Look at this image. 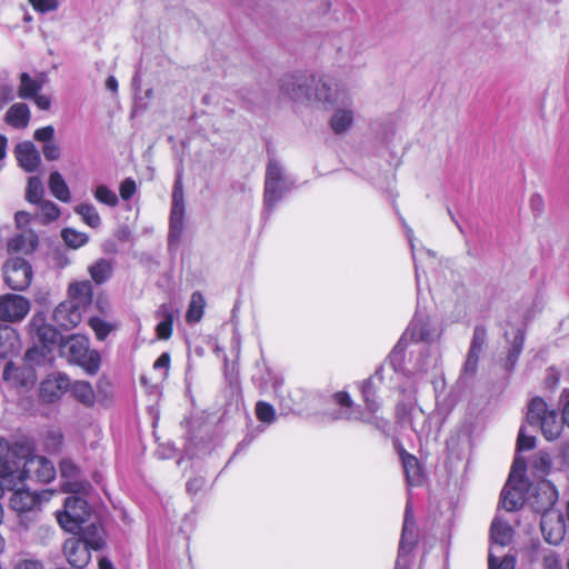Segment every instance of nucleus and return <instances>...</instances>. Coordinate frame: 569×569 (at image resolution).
Segmentation results:
<instances>
[{
	"instance_id": "1",
	"label": "nucleus",
	"mask_w": 569,
	"mask_h": 569,
	"mask_svg": "<svg viewBox=\"0 0 569 569\" xmlns=\"http://www.w3.org/2000/svg\"><path fill=\"white\" fill-rule=\"evenodd\" d=\"M280 90L295 101L319 102L323 108H333L330 128L336 134L345 133L353 123L352 98L332 78H309L302 72L286 74L280 80Z\"/></svg>"
},
{
	"instance_id": "2",
	"label": "nucleus",
	"mask_w": 569,
	"mask_h": 569,
	"mask_svg": "<svg viewBox=\"0 0 569 569\" xmlns=\"http://www.w3.org/2000/svg\"><path fill=\"white\" fill-rule=\"evenodd\" d=\"M295 187V181L288 176L276 159H270L266 170L263 204L264 210L271 213L276 204L283 199Z\"/></svg>"
},
{
	"instance_id": "3",
	"label": "nucleus",
	"mask_w": 569,
	"mask_h": 569,
	"mask_svg": "<svg viewBox=\"0 0 569 569\" xmlns=\"http://www.w3.org/2000/svg\"><path fill=\"white\" fill-rule=\"evenodd\" d=\"M26 453V448L21 443H9L6 439L0 438V498L6 489H13L17 480L23 478L19 473L21 457Z\"/></svg>"
},
{
	"instance_id": "4",
	"label": "nucleus",
	"mask_w": 569,
	"mask_h": 569,
	"mask_svg": "<svg viewBox=\"0 0 569 569\" xmlns=\"http://www.w3.org/2000/svg\"><path fill=\"white\" fill-rule=\"evenodd\" d=\"M526 420L529 426L539 427L548 441L560 436L565 423L563 419L558 418L557 411L549 410L546 401L540 397H535L529 402Z\"/></svg>"
},
{
	"instance_id": "5",
	"label": "nucleus",
	"mask_w": 569,
	"mask_h": 569,
	"mask_svg": "<svg viewBox=\"0 0 569 569\" xmlns=\"http://www.w3.org/2000/svg\"><path fill=\"white\" fill-rule=\"evenodd\" d=\"M61 352L68 361L81 367L87 373L96 375L101 365V357L97 350L90 349L88 338L71 336L61 345Z\"/></svg>"
},
{
	"instance_id": "6",
	"label": "nucleus",
	"mask_w": 569,
	"mask_h": 569,
	"mask_svg": "<svg viewBox=\"0 0 569 569\" xmlns=\"http://www.w3.org/2000/svg\"><path fill=\"white\" fill-rule=\"evenodd\" d=\"M333 400L341 407L333 419H345L361 421L373 426L376 429L386 432L388 429V420L378 413L371 415L367 410L363 411L359 406H356L347 391H338L333 396Z\"/></svg>"
},
{
	"instance_id": "7",
	"label": "nucleus",
	"mask_w": 569,
	"mask_h": 569,
	"mask_svg": "<svg viewBox=\"0 0 569 569\" xmlns=\"http://www.w3.org/2000/svg\"><path fill=\"white\" fill-rule=\"evenodd\" d=\"M184 227V196L182 184V168L177 170L172 190L168 246L170 249L179 244Z\"/></svg>"
},
{
	"instance_id": "8",
	"label": "nucleus",
	"mask_w": 569,
	"mask_h": 569,
	"mask_svg": "<svg viewBox=\"0 0 569 569\" xmlns=\"http://www.w3.org/2000/svg\"><path fill=\"white\" fill-rule=\"evenodd\" d=\"M63 511L57 513V520L62 529L68 532H77L88 520L89 508L84 499L70 496L66 498Z\"/></svg>"
},
{
	"instance_id": "9",
	"label": "nucleus",
	"mask_w": 569,
	"mask_h": 569,
	"mask_svg": "<svg viewBox=\"0 0 569 569\" xmlns=\"http://www.w3.org/2000/svg\"><path fill=\"white\" fill-rule=\"evenodd\" d=\"M26 453L20 458L19 473L23 475L18 483H22L27 477H34L40 482H50L56 477V469L50 460L41 456H29V449L24 446Z\"/></svg>"
},
{
	"instance_id": "10",
	"label": "nucleus",
	"mask_w": 569,
	"mask_h": 569,
	"mask_svg": "<svg viewBox=\"0 0 569 569\" xmlns=\"http://www.w3.org/2000/svg\"><path fill=\"white\" fill-rule=\"evenodd\" d=\"M558 500V491L552 482L549 480H541L533 483H528L527 505L530 506L538 513L555 510L553 506Z\"/></svg>"
},
{
	"instance_id": "11",
	"label": "nucleus",
	"mask_w": 569,
	"mask_h": 569,
	"mask_svg": "<svg viewBox=\"0 0 569 569\" xmlns=\"http://www.w3.org/2000/svg\"><path fill=\"white\" fill-rule=\"evenodd\" d=\"M32 268L23 258H10L3 264L4 282L14 291L27 289L32 281Z\"/></svg>"
},
{
	"instance_id": "12",
	"label": "nucleus",
	"mask_w": 569,
	"mask_h": 569,
	"mask_svg": "<svg viewBox=\"0 0 569 569\" xmlns=\"http://www.w3.org/2000/svg\"><path fill=\"white\" fill-rule=\"evenodd\" d=\"M417 532L410 500L407 501L402 533L395 569H408V555L417 543Z\"/></svg>"
},
{
	"instance_id": "13",
	"label": "nucleus",
	"mask_w": 569,
	"mask_h": 569,
	"mask_svg": "<svg viewBox=\"0 0 569 569\" xmlns=\"http://www.w3.org/2000/svg\"><path fill=\"white\" fill-rule=\"evenodd\" d=\"M102 546L100 540L87 541L77 537H71L63 545V553L67 561L77 569L84 568L91 558L90 548L100 549Z\"/></svg>"
},
{
	"instance_id": "14",
	"label": "nucleus",
	"mask_w": 569,
	"mask_h": 569,
	"mask_svg": "<svg viewBox=\"0 0 569 569\" xmlns=\"http://www.w3.org/2000/svg\"><path fill=\"white\" fill-rule=\"evenodd\" d=\"M2 379L9 387L20 392L31 389L37 381L36 369L30 365L17 367L13 362L6 363Z\"/></svg>"
},
{
	"instance_id": "15",
	"label": "nucleus",
	"mask_w": 569,
	"mask_h": 569,
	"mask_svg": "<svg viewBox=\"0 0 569 569\" xmlns=\"http://www.w3.org/2000/svg\"><path fill=\"white\" fill-rule=\"evenodd\" d=\"M18 483L13 489L9 505L10 508L18 513H23L33 510L34 507L39 506L43 500L48 501L52 495L51 491L43 490L39 492H32L24 488H19Z\"/></svg>"
},
{
	"instance_id": "16",
	"label": "nucleus",
	"mask_w": 569,
	"mask_h": 569,
	"mask_svg": "<svg viewBox=\"0 0 569 569\" xmlns=\"http://www.w3.org/2000/svg\"><path fill=\"white\" fill-rule=\"evenodd\" d=\"M30 310V302L22 296L7 293L0 297V320L14 322L22 320Z\"/></svg>"
},
{
	"instance_id": "17",
	"label": "nucleus",
	"mask_w": 569,
	"mask_h": 569,
	"mask_svg": "<svg viewBox=\"0 0 569 569\" xmlns=\"http://www.w3.org/2000/svg\"><path fill=\"white\" fill-rule=\"evenodd\" d=\"M69 377L62 372H52L40 385V398L43 402L53 403L70 390Z\"/></svg>"
},
{
	"instance_id": "18",
	"label": "nucleus",
	"mask_w": 569,
	"mask_h": 569,
	"mask_svg": "<svg viewBox=\"0 0 569 569\" xmlns=\"http://www.w3.org/2000/svg\"><path fill=\"white\" fill-rule=\"evenodd\" d=\"M540 528L545 540L550 545H559L566 535V525L558 510L543 512L540 517Z\"/></svg>"
},
{
	"instance_id": "19",
	"label": "nucleus",
	"mask_w": 569,
	"mask_h": 569,
	"mask_svg": "<svg viewBox=\"0 0 569 569\" xmlns=\"http://www.w3.org/2000/svg\"><path fill=\"white\" fill-rule=\"evenodd\" d=\"M29 328L33 339L41 343L47 351H50L52 347L59 345L61 341L60 332L51 325H48L42 315L33 316Z\"/></svg>"
},
{
	"instance_id": "20",
	"label": "nucleus",
	"mask_w": 569,
	"mask_h": 569,
	"mask_svg": "<svg viewBox=\"0 0 569 569\" xmlns=\"http://www.w3.org/2000/svg\"><path fill=\"white\" fill-rule=\"evenodd\" d=\"M528 483V480L507 481L500 497V503L507 511L518 510L527 503Z\"/></svg>"
},
{
	"instance_id": "21",
	"label": "nucleus",
	"mask_w": 569,
	"mask_h": 569,
	"mask_svg": "<svg viewBox=\"0 0 569 569\" xmlns=\"http://www.w3.org/2000/svg\"><path fill=\"white\" fill-rule=\"evenodd\" d=\"M402 335H407V340L409 339L415 346L416 343L420 345L421 341H431L436 336V330L431 327L427 316L416 312L412 321Z\"/></svg>"
},
{
	"instance_id": "22",
	"label": "nucleus",
	"mask_w": 569,
	"mask_h": 569,
	"mask_svg": "<svg viewBox=\"0 0 569 569\" xmlns=\"http://www.w3.org/2000/svg\"><path fill=\"white\" fill-rule=\"evenodd\" d=\"M382 367L378 368L371 377L359 383L366 409L371 415L378 413L380 409L377 390L382 382Z\"/></svg>"
},
{
	"instance_id": "23",
	"label": "nucleus",
	"mask_w": 569,
	"mask_h": 569,
	"mask_svg": "<svg viewBox=\"0 0 569 569\" xmlns=\"http://www.w3.org/2000/svg\"><path fill=\"white\" fill-rule=\"evenodd\" d=\"M82 311L83 309L77 306V301L68 299L56 307L53 320L62 329L69 330L80 323Z\"/></svg>"
},
{
	"instance_id": "24",
	"label": "nucleus",
	"mask_w": 569,
	"mask_h": 569,
	"mask_svg": "<svg viewBox=\"0 0 569 569\" xmlns=\"http://www.w3.org/2000/svg\"><path fill=\"white\" fill-rule=\"evenodd\" d=\"M530 563H540L545 569H562L559 555L539 542H532L527 551Z\"/></svg>"
},
{
	"instance_id": "25",
	"label": "nucleus",
	"mask_w": 569,
	"mask_h": 569,
	"mask_svg": "<svg viewBox=\"0 0 569 569\" xmlns=\"http://www.w3.org/2000/svg\"><path fill=\"white\" fill-rule=\"evenodd\" d=\"M433 361L429 348L416 343L410 350V366L406 369L407 376L411 377L427 372Z\"/></svg>"
},
{
	"instance_id": "26",
	"label": "nucleus",
	"mask_w": 569,
	"mask_h": 569,
	"mask_svg": "<svg viewBox=\"0 0 569 569\" xmlns=\"http://www.w3.org/2000/svg\"><path fill=\"white\" fill-rule=\"evenodd\" d=\"M20 350L21 340L18 331L9 325H0V358L14 357Z\"/></svg>"
},
{
	"instance_id": "27",
	"label": "nucleus",
	"mask_w": 569,
	"mask_h": 569,
	"mask_svg": "<svg viewBox=\"0 0 569 569\" xmlns=\"http://www.w3.org/2000/svg\"><path fill=\"white\" fill-rule=\"evenodd\" d=\"M413 348V345L408 339L407 335H402L397 342V345L393 347L391 352L389 353L387 358V363L396 371L401 372L405 376H407V370L410 366V359L406 361V351L409 349V351Z\"/></svg>"
},
{
	"instance_id": "28",
	"label": "nucleus",
	"mask_w": 569,
	"mask_h": 569,
	"mask_svg": "<svg viewBox=\"0 0 569 569\" xmlns=\"http://www.w3.org/2000/svg\"><path fill=\"white\" fill-rule=\"evenodd\" d=\"M178 310L171 303H162L156 311L158 325L157 337L160 340H168L172 336L173 322Z\"/></svg>"
},
{
	"instance_id": "29",
	"label": "nucleus",
	"mask_w": 569,
	"mask_h": 569,
	"mask_svg": "<svg viewBox=\"0 0 569 569\" xmlns=\"http://www.w3.org/2000/svg\"><path fill=\"white\" fill-rule=\"evenodd\" d=\"M14 153L20 167L27 172L36 171L40 164V153L30 141L17 144Z\"/></svg>"
},
{
	"instance_id": "30",
	"label": "nucleus",
	"mask_w": 569,
	"mask_h": 569,
	"mask_svg": "<svg viewBox=\"0 0 569 569\" xmlns=\"http://www.w3.org/2000/svg\"><path fill=\"white\" fill-rule=\"evenodd\" d=\"M513 536V528L507 521L496 518L490 528V538L492 542L491 549L496 551L498 547L508 546L512 541Z\"/></svg>"
},
{
	"instance_id": "31",
	"label": "nucleus",
	"mask_w": 569,
	"mask_h": 569,
	"mask_svg": "<svg viewBox=\"0 0 569 569\" xmlns=\"http://www.w3.org/2000/svg\"><path fill=\"white\" fill-rule=\"evenodd\" d=\"M44 84V76L40 74L32 78L28 72L20 74V84L18 87V96L21 99H32L41 91Z\"/></svg>"
},
{
	"instance_id": "32",
	"label": "nucleus",
	"mask_w": 569,
	"mask_h": 569,
	"mask_svg": "<svg viewBox=\"0 0 569 569\" xmlns=\"http://www.w3.org/2000/svg\"><path fill=\"white\" fill-rule=\"evenodd\" d=\"M38 244V236L32 231H26L9 240L8 250L10 252L31 253Z\"/></svg>"
},
{
	"instance_id": "33",
	"label": "nucleus",
	"mask_w": 569,
	"mask_h": 569,
	"mask_svg": "<svg viewBox=\"0 0 569 569\" xmlns=\"http://www.w3.org/2000/svg\"><path fill=\"white\" fill-rule=\"evenodd\" d=\"M68 293L69 300L77 301V306L84 310V308L88 307L92 301L93 292L91 282L86 280L72 283L69 287Z\"/></svg>"
},
{
	"instance_id": "34",
	"label": "nucleus",
	"mask_w": 569,
	"mask_h": 569,
	"mask_svg": "<svg viewBox=\"0 0 569 569\" xmlns=\"http://www.w3.org/2000/svg\"><path fill=\"white\" fill-rule=\"evenodd\" d=\"M6 121L16 129L26 128L30 121L29 107L23 102L12 104L6 113Z\"/></svg>"
},
{
	"instance_id": "35",
	"label": "nucleus",
	"mask_w": 569,
	"mask_h": 569,
	"mask_svg": "<svg viewBox=\"0 0 569 569\" xmlns=\"http://www.w3.org/2000/svg\"><path fill=\"white\" fill-rule=\"evenodd\" d=\"M402 467L406 480L409 486H420L423 481V475L418 459L409 453L402 455Z\"/></svg>"
},
{
	"instance_id": "36",
	"label": "nucleus",
	"mask_w": 569,
	"mask_h": 569,
	"mask_svg": "<svg viewBox=\"0 0 569 569\" xmlns=\"http://www.w3.org/2000/svg\"><path fill=\"white\" fill-rule=\"evenodd\" d=\"M206 300L201 292L194 291L191 295L190 303L186 312V321L190 325L199 322L203 316Z\"/></svg>"
},
{
	"instance_id": "37",
	"label": "nucleus",
	"mask_w": 569,
	"mask_h": 569,
	"mask_svg": "<svg viewBox=\"0 0 569 569\" xmlns=\"http://www.w3.org/2000/svg\"><path fill=\"white\" fill-rule=\"evenodd\" d=\"M36 219L39 220L42 224H48L54 220H57L60 216V209L56 203L49 200H40V202L36 203Z\"/></svg>"
},
{
	"instance_id": "38",
	"label": "nucleus",
	"mask_w": 569,
	"mask_h": 569,
	"mask_svg": "<svg viewBox=\"0 0 569 569\" xmlns=\"http://www.w3.org/2000/svg\"><path fill=\"white\" fill-rule=\"evenodd\" d=\"M49 189L51 193L62 202L71 200L70 190L60 172L53 171L49 177Z\"/></svg>"
},
{
	"instance_id": "39",
	"label": "nucleus",
	"mask_w": 569,
	"mask_h": 569,
	"mask_svg": "<svg viewBox=\"0 0 569 569\" xmlns=\"http://www.w3.org/2000/svg\"><path fill=\"white\" fill-rule=\"evenodd\" d=\"M70 390L72 396L86 407H91L94 403L96 396L92 386L86 381H76Z\"/></svg>"
},
{
	"instance_id": "40",
	"label": "nucleus",
	"mask_w": 569,
	"mask_h": 569,
	"mask_svg": "<svg viewBox=\"0 0 569 569\" xmlns=\"http://www.w3.org/2000/svg\"><path fill=\"white\" fill-rule=\"evenodd\" d=\"M92 280L98 283H104L112 274V264L107 259H99L89 268Z\"/></svg>"
},
{
	"instance_id": "41",
	"label": "nucleus",
	"mask_w": 569,
	"mask_h": 569,
	"mask_svg": "<svg viewBox=\"0 0 569 569\" xmlns=\"http://www.w3.org/2000/svg\"><path fill=\"white\" fill-rule=\"evenodd\" d=\"M74 212L81 216L83 222L91 228H99L101 224V218L96 209V207L91 203H80L74 208Z\"/></svg>"
},
{
	"instance_id": "42",
	"label": "nucleus",
	"mask_w": 569,
	"mask_h": 569,
	"mask_svg": "<svg viewBox=\"0 0 569 569\" xmlns=\"http://www.w3.org/2000/svg\"><path fill=\"white\" fill-rule=\"evenodd\" d=\"M523 343H525V333L521 330H518L513 338L511 348L509 349L507 361H506V369L508 371H511L515 368V366L518 361V358L522 352Z\"/></svg>"
},
{
	"instance_id": "43",
	"label": "nucleus",
	"mask_w": 569,
	"mask_h": 569,
	"mask_svg": "<svg viewBox=\"0 0 569 569\" xmlns=\"http://www.w3.org/2000/svg\"><path fill=\"white\" fill-rule=\"evenodd\" d=\"M61 237L66 244L72 249H78L89 241V237L84 232L77 231L72 228H64Z\"/></svg>"
},
{
	"instance_id": "44",
	"label": "nucleus",
	"mask_w": 569,
	"mask_h": 569,
	"mask_svg": "<svg viewBox=\"0 0 569 569\" xmlns=\"http://www.w3.org/2000/svg\"><path fill=\"white\" fill-rule=\"evenodd\" d=\"M44 193L42 181L39 177H30L28 180L26 198L31 203H38L42 200Z\"/></svg>"
},
{
	"instance_id": "45",
	"label": "nucleus",
	"mask_w": 569,
	"mask_h": 569,
	"mask_svg": "<svg viewBox=\"0 0 569 569\" xmlns=\"http://www.w3.org/2000/svg\"><path fill=\"white\" fill-rule=\"evenodd\" d=\"M493 549H490L488 557L489 569H515L516 558L511 555H506L502 558L496 556Z\"/></svg>"
},
{
	"instance_id": "46",
	"label": "nucleus",
	"mask_w": 569,
	"mask_h": 569,
	"mask_svg": "<svg viewBox=\"0 0 569 569\" xmlns=\"http://www.w3.org/2000/svg\"><path fill=\"white\" fill-rule=\"evenodd\" d=\"M94 199L109 207H117L119 203L118 196L106 184H100L93 192Z\"/></svg>"
},
{
	"instance_id": "47",
	"label": "nucleus",
	"mask_w": 569,
	"mask_h": 569,
	"mask_svg": "<svg viewBox=\"0 0 569 569\" xmlns=\"http://www.w3.org/2000/svg\"><path fill=\"white\" fill-rule=\"evenodd\" d=\"M89 326L93 330L98 340L103 341L109 333L113 330V326L99 317H91Z\"/></svg>"
},
{
	"instance_id": "48",
	"label": "nucleus",
	"mask_w": 569,
	"mask_h": 569,
	"mask_svg": "<svg viewBox=\"0 0 569 569\" xmlns=\"http://www.w3.org/2000/svg\"><path fill=\"white\" fill-rule=\"evenodd\" d=\"M256 416L259 421L271 425L276 421V410L272 405L266 401H258L256 405Z\"/></svg>"
},
{
	"instance_id": "49",
	"label": "nucleus",
	"mask_w": 569,
	"mask_h": 569,
	"mask_svg": "<svg viewBox=\"0 0 569 569\" xmlns=\"http://www.w3.org/2000/svg\"><path fill=\"white\" fill-rule=\"evenodd\" d=\"M552 467V459L549 453L545 451H539L533 460H532V468L536 471H539L541 473H548L551 470Z\"/></svg>"
},
{
	"instance_id": "50",
	"label": "nucleus",
	"mask_w": 569,
	"mask_h": 569,
	"mask_svg": "<svg viewBox=\"0 0 569 569\" xmlns=\"http://www.w3.org/2000/svg\"><path fill=\"white\" fill-rule=\"evenodd\" d=\"M487 339V330L485 326L478 325L473 330L472 340L469 350L481 352Z\"/></svg>"
},
{
	"instance_id": "51",
	"label": "nucleus",
	"mask_w": 569,
	"mask_h": 569,
	"mask_svg": "<svg viewBox=\"0 0 569 569\" xmlns=\"http://www.w3.org/2000/svg\"><path fill=\"white\" fill-rule=\"evenodd\" d=\"M480 352L469 350L463 368H462V376L463 377H472L478 368Z\"/></svg>"
},
{
	"instance_id": "52",
	"label": "nucleus",
	"mask_w": 569,
	"mask_h": 569,
	"mask_svg": "<svg viewBox=\"0 0 569 569\" xmlns=\"http://www.w3.org/2000/svg\"><path fill=\"white\" fill-rule=\"evenodd\" d=\"M526 469V460L520 457H516L508 480H511V482L519 480H528L525 476Z\"/></svg>"
},
{
	"instance_id": "53",
	"label": "nucleus",
	"mask_w": 569,
	"mask_h": 569,
	"mask_svg": "<svg viewBox=\"0 0 569 569\" xmlns=\"http://www.w3.org/2000/svg\"><path fill=\"white\" fill-rule=\"evenodd\" d=\"M63 442V436L60 431L51 430L47 433L44 446L48 451L56 452L60 449Z\"/></svg>"
},
{
	"instance_id": "54",
	"label": "nucleus",
	"mask_w": 569,
	"mask_h": 569,
	"mask_svg": "<svg viewBox=\"0 0 569 569\" xmlns=\"http://www.w3.org/2000/svg\"><path fill=\"white\" fill-rule=\"evenodd\" d=\"M536 446V437L526 433V427H521L517 439V450H530Z\"/></svg>"
},
{
	"instance_id": "55",
	"label": "nucleus",
	"mask_w": 569,
	"mask_h": 569,
	"mask_svg": "<svg viewBox=\"0 0 569 569\" xmlns=\"http://www.w3.org/2000/svg\"><path fill=\"white\" fill-rule=\"evenodd\" d=\"M32 8L41 13L54 11L59 7L58 0H29Z\"/></svg>"
},
{
	"instance_id": "56",
	"label": "nucleus",
	"mask_w": 569,
	"mask_h": 569,
	"mask_svg": "<svg viewBox=\"0 0 569 569\" xmlns=\"http://www.w3.org/2000/svg\"><path fill=\"white\" fill-rule=\"evenodd\" d=\"M46 358V352L43 349H39L38 347H33L27 350L24 355V365H39Z\"/></svg>"
},
{
	"instance_id": "57",
	"label": "nucleus",
	"mask_w": 569,
	"mask_h": 569,
	"mask_svg": "<svg viewBox=\"0 0 569 569\" xmlns=\"http://www.w3.org/2000/svg\"><path fill=\"white\" fill-rule=\"evenodd\" d=\"M119 191H120V197L123 199V200H129L133 197V194L136 193L137 191V184H136V181L132 179V178H126L121 183H120V188H119Z\"/></svg>"
},
{
	"instance_id": "58",
	"label": "nucleus",
	"mask_w": 569,
	"mask_h": 569,
	"mask_svg": "<svg viewBox=\"0 0 569 569\" xmlns=\"http://www.w3.org/2000/svg\"><path fill=\"white\" fill-rule=\"evenodd\" d=\"M42 152L49 161L58 160L61 156L60 147L54 142L44 143Z\"/></svg>"
},
{
	"instance_id": "59",
	"label": "nucleus",
	"mask_w": 569,
	"mask_h": 569,
	"mask_svg": "<svg viewBox=\"0 0 569 569\" xmlns=\"http://www.w3.org/2000/svg\"><path fill=\"white\" fill-rule=\"evenodd\" d=\"M54 136V128L52 126H47V127H42L40 129H37L34 131V134H33V138L37 140V141H42V142H52V138Z\"/></svg>"
},
{
	"instance_id": "60",
	"label": "nucleus",
	"mask_w": 569,
	"mask_h": 569,
	"mask_svg": "<svg viewBox=\"0 0 569 569\" xmlns=\"http://www.w3.org/2000/svg\"><path fill=\"white\" fill-rule=\"evenodd\" d=\"M203 477H194L187 482V491L191 495L198 493L204 486Z\"/></svg>"
},
{
	"instance_id": "61",
	"label": "nucleus",
	"mask_w": 569,
	"mask_h": 569,
	"mask_svg": "<svg viewBox=\"0 0 569 569\" xmlns=\"http://www.w3.org/2000/svg\"><path fill=\"white\" fill-rule=\"evenodd\" d=\"M60 471L62 477L71 478L76 475L77 468L70 460H63L60 463Z\"/></svg>"
},
{
	"instance_id": "62",
	"label": "nucleus",
	"mask_w": 569,
	"mask_h": 569,
	"mask_svg": "<svg viewBox=\"0 0 569 569\" xmlns=\"http://www.w3.org/2000/svg\"><path fill=\"white\" fill-rule=\"evenodd\" d=\"M17 569H43V566L39 560L24 559L18 563Z\"/></svg>"
},
{
	"instance_id": "63",
	"label": "nucleus",
	"mask_w": 569,
	"mask_h": 569,
	"mask_svg": "<svg viewBox=\"0 0 569 569\" xmlns=\"http://www.w3.org/2000/svg\"><path fill=\"white\" fill-rule=\"evenodd\" d=\"M32 99L37 107L41 110H48L51 106V100L48 96L37 93V96Z\"/></svg>"
},
{
	"instance_id": "64",
	"label": "nucleus",
	"mask_w": 569,
	"mask_h": 569,
	"mask_svg": "<svg viewBox=\"0 0 569 569\" xmlns=\"http://www.w3.org/2000/svg\"><path fill=\"white\" fill-rule=\"evenodd\" d=\"M562 401H563L562 419H563V422L569 427V392H565L562 395Z\"/></svg>"
}]
</instances>
